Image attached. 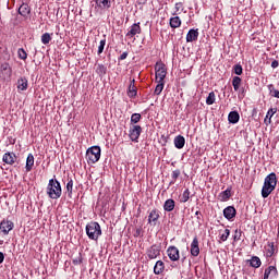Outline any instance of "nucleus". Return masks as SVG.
I'll return each instance as SVG.
<instances>
[{"label":"nucleus","mask_w":279,"mask_h":279,"mask_svg":"<svg viewBox=\"0 0 279 279\" xmlns=\"http://www.w3.org/2000/svg\"><path fill=\"white\" fill-rule=\"evenodd\" d=\"M99 158H101V148L99 146H92L90 148L87 149V162H92V165H95V162H99Z\"/></svg>","instance_id":"20e7f679"},{"label":"nucleus","mask_w":279,"mask_h":279,"mask_svg":"<svg viewBox=\"0 0 279 279\" xmlns=\"http://www.w3.org/2000/svg\"><path fill=\"white\" fill-rule=\"evenodd\" d=\"M180 174H181V172L179 169L172 171V175H171L172 180L170 181V185L175 184V180H178V178H180Z\"/></svg>","instance_id":"f704fd0d"},{"label":"nucleus","mask_w":279,"mask_h":279,"mask_svg":"<svg viewBox=\"0 0 279 279\" xmlns=\"http://www.w3.org/2000/svg\"><path fill=\"white\" fill-rule=\"evenodd\" d=\"M270 95L271 97H276V99H279V90L275 89Z\"/></svg>","instance_id":"49530a36"},{"label":"nucleus","mask_w":279,"mask_h":279,"mask_svg":"<svg viewBox=\"0 0 279 279\" xmlns=\"http://www.w3.org/2000/svg\"><path fill=\"white\" fill-rule=\"evenodd\" d=\"M231 191L230 190H226V191H223V192H221L220 193V197H221V199H222V202H227V199L229 198V197H231Z\"/></svg>","instance_id":"c9c22d12"},{"label":"nucleus","mask_w":279,"mask_h":279,"mask_svg":"<svg viewBox=\"0 0 279 279\" xmlns=\"http://www.w3.org/2000/svg\"><path fill=\"white\" fill-rule=\"evenodd\" d=\"M136 34H141V23L133 24L126 33V36H129L130 38H134Z\"/></svg>","instance_id":"ddd939ff"},{"label":"nucleus","mask_w":279,"mask_h":279,"mask_svg":"<svg viewBox=\"0 0 279 279\" xmlns=\"http://www.w3.org/2000/svg\"><path fill=\"white\" fill-rule=\"evenodd\" d=\"M180 25H182V20H180L179 16H174L170 19V27H172L173 29H178Z\"/></svg>","instance_id":"a878e982"},{"label":"nucleus","mask_w":279,"mask_h":279,"mask_svg":"<svg viewBox=\"0 0 279 279\" xmlns=\"http://www.w3.org/2000/svg\"><path fill=\"white\" fill-rule=\"evenodd\" d=\"M234 241H241V231L235 230L234 235H233Z\"/></svg>","instance_id":"37998d69"},{"label":"nucleus","mask_w":279,"mask_h":279,"mask_svg":"<svg viewBox=\"0 0 279 279\" xmlns=\"http://www.w3.org/2000/svg\"><path fill=\"white\" fill-rule=\"evenodd\" d=\"M143 132V128L141 125H133L129 131V136L133 143H138V138L141 137V133Z\"/></svg>","instance_id":"423d86ee"},{"label":"nucleus","mask_w":279,"mask_h":279,"mask_svg":"<svg viewBox=\"0 0 279 279\" xmlns=\"http://www.w3.org/2000/svg\"><path fill=\"white\" fill-rule=\"evenodd\" d=\"M32 9L29 8V4L27 3H23L20 8H19V14H21V16H27L28 14H31Z\"/></svg>","instance_id":"aec40b11"},{"label":"nucleus","mask_w":279,"mask_h":279,"mask_svg":"<svg viewBox=\"0 0 279 279\" xmlns=\"http://www.w3.org/2000/svg\"><path fill=\"white\" fill-rule=\"evenodd\" d=\"M235 75H243V71H235Z\"/></svg>","instance_id":"864d4df0"},{"label":"nucleus","mask_w":279,"mask_h":279,"mask_svg":"<svg viewBox=\"0 0 279 279\" xmlns=\"http://www.w3.org/2000/svg\"><path fill=\"white\" fill-rule=\"evenodd\" d=\"M279 62L277 60L271 62V68L272 69H278Z\"/></svg>","instance_id":"09e8293b"},{"label":"nucleus","mask_w":279,"mask_h":279,"mask_svg":"<svg viewBox=\"0 0 279 279\" xmlns=\"http://www.w3.org/2000/svg\"><path fill=\"white\" fill-rule=\"evenodd\" d=\"M190 252L194 257L199 256V240L197 239V236L193 239Z\"/></svg>","instance_id":"9b49d317"},{"label":"nucleus","mask_w":279,"mask_h":279,"mask_svg":"<svg viewBox=\"0 0 279 279\" xmlns=\"http://www.w3.org/2000/svg\"><path fill=\"white\" fill-rule=\"evenodd\" d=\"M168 257L170 260L175 262L180 260V250L175 246H169L167 250Z\"/></svg>","instance_id":"1a4fd4ad"},{"label":"nucleus","mask_w":279,"mask_h":279,"mask_svg":"<svg viewBox=\"0 0 279 279\" xmlns=\"http://www.w3.org/2000/svg\"><path fill=\"white\" fill-rule=\"evenodd\" d=\"M173 208H175V201L171 198L167 199L163 204V210H166V213H171Z\"/></svg>","instance_id":"412c9836"},{"label":"nucleus","mask_w":279,"mask_h":279,"mask_svg":"<svg viewBox=\"0 0 279 279\" xmlns=\"http://www.w3.org/2000/svg\"><path fill=\"white\" fill-rule=\"evenodd\" d=\"M199 37V32L197 29H190L186 35V43H195L197 38Z\"/></svg>","instance_id":"dca6fc26"},{"label":"nucleus","mask_w":279,"mask_h":279,"mask_svg":"<svg viewBox=\"0 0 279 279\" xmlns=\"http://www.w3.org/2000/svg\"><path fill=\"white\" fill-rule=\"evenodd\" d=\"M10 64L9 63H3L2 65H1V71H10Z\"/></svg>","instance_id":"c03bdc74"},{"label":"nucleus","mask_w":279,"mask_h":279,"mask_svg":"<svg viewBox=\"0 0 279 279\" xmlns=\"http://www.w3.org/2000/svg\"><path fill=\"white\" fill-rule=\"evenodd\" d=\"M232 86L234 88V90H239L240 86H241V77L239 76H234L232 80Z\"/></svg>","instance_id":"2f4dec72"},{"label":"nucleus","mask_w":279,"mask_h":279,"mask_svg":"<svg viewBox=\"0 0 279 279\" xmlns=\"http://www.w3.org/2000/svg\"><path fill=\"white\" fill-rule=\"evenodd\" d=\"M155 77L157 83H165V78L167 77V71H156Z\"/></svg>","instance_id":"b1692460"},{"label":"nucleus","mask_w":279,"mask_h":279,"mask_svg":"<svg viewBox=\"0 0 279 279\" xmlns=\"http://www.w3.org/2000/svg\"><path fill=\"white\" fill-rule=\"evenodd\" d=\"M189 199H191V191L186 189L182 194L181 202H183V204H186Z\"/></svg>","instance_id":"72a5a7b5"},{"label":"nucleus","mask_w":279,"mask_h":279,"mask_svg":"<svg viewBox=\"0 0 279 279\" xmlns=\"http://www.w3.org/2000/svg\"><path fill=\"white\" fill-rule=\"evenodd\" d=\"M128 58V52H123L120 57L119 60H125Z\"/></svg>","instance_id":"3c124183"},{"label":"nucleus","mask_w":279,"mask_h":279,"mask_svg":"<svg viewBox=\"0 0 279 279\" xmlns=\"http://www.w3.org/2000/svg\"><path fill=\"white\" fill-rule=\"evenodd\" d=\"M232 71H243V66H241V64H235L233 65Z\"/></svg>","instance_id":"a18cd8bd"},{"label":"nucleus","mask_w":279,"mask_h":279,"mask_svg":"<svg viewBox=\"0 0 279 279\" xmlns=\"http://www.w3.org/2000/svg\"><path fill=\"white\" fill-rule=\"evenodd\" d=\"M216 99L217 98L215 96V92L209 93V95L206 98L207 106H213V104H215Z\"/></svg>","instance_id":"7c9ffc66"},{"label":"nucleus","mask_w":279,"mask_h":279,"mask_svg":"<svg viewBox=\"0 0 279 279\" xmlns=\"http://www.w3.org/2000/svg\"><path fill=\"white\" fill-rule=\"evenodd\" d=\"M278 112V108H270L267 111L266 118H265V123H267V119H268V123H271V118L274 117V114H276Z\"/></svg>","instance_id":"c85d7f7f"},{"label":"nucleus","mask_w":279,"mask_h":279,"mask_svg":"<svg viewBox=\"0 0 279 279\" xmlns=\"http://www.w3.org/2000/svg\"><path fill=\"white\" fill-rule=\"evenodd\" d=\"M275 253L276 248L274 247V242H269L265 247L266 258H271V256H274Z\"/></svg>","instance_id":"4be33fe9"},{"label":"nucleus","mask_w":279,"mask_h":279,"mask_svg":"<svg viewBox=\"0 0 279 279\" xmlns=\"http://www.w3.org/2000/svg\"><path fill=\"white\" fill-rule=\"evenodd\" d=\"M17 56L21 60H27V52L23 48L17 50Z\"/></svg>","instance_id":"4c0bfd02"},{"label":"nucleus","mask_w":279,"mask_h":279,"mask_svg":"<svg viewBox=\"0 0 279 279\" xmlns=\"http://www.w3.org/2000/svg\"><path fill=\"white\" fill-rule=\"evenodd\" d=\"M134 80L131 81V84L129 85V89H128V95L131 98L136 97L137 92H136V85H134Z\"/></svg>","instance_id":"393cba45"},{"label":"nucleus","mask_w":279,"mask_h":279,"mask_svg":"<svg viewBox=\"0 0 279 279\" xmlns=\"http://www.w3.org/2000/svg\"><path fill=\"white\" fill-rule=\"evenodd\" d=\"M155 71H165V65L160 62H157L155 65Z\"/></svg>","instance_id":"79ce46f5"},{"label":"nucleus","mask_w":279,"mask_h":279,"mask_svg":"<svg viewBox=\"0 0 279 279\" xmlns=\"http://www.w3.org/2000/svg\"><path fill=\"white\" fill-rule=\"evenodd\" d=\"M3 260H5V255L3 254V252H0V265L1 263H3Z\"/></svg>","instance_id":"603ef678"},{"label":"nucleus","mask_w":279,"mask_h":279,"mask_svg":"<svg viewBox=\"0 0 279 279\" xmlns=\"http://www.w3.org/2000/svg\"><path fill=\"white\" fill-rule=\"evenodd\" d=\"M25 169H26L27 173H29V171H32V169H34V155L33 154H28V156L26 158Z\"/></svg>","instance_id":"5701e85b"},{"label":"nucleus","mask_w":279,"mask_h":279,"mask_svg":"<svg viewBox=\"0 0 279 279\" xmlns=\"http://www.w3.org/2000/svg\"><path fill=\"white\" fill-rule=\"evenodd\" d=\"M110 8H112V0H96V10L99 14H104Z\"/></svg>","instance_id":"39448f33"},{"label":"nucleus","mask_w":279,"mask_h":279,"mask_svg":"<svg viewBox=\"0 0 279 279\" xmlns=\"http://www.w3.org/2000/svg\"><path fill=\"white\" fill-rule=\"evenodd\" d=\"M268 90L270 93V95H272L274 90H276V88L274 87L272 84L268 85Z\"/></svg>","instance_id":"8fccbe9b"},{"label":"nucleus","mask_w":279,"mask_h":279,"mask_svg":"<svg viewBox=\"0 0 279 279\" xmlns=\"http://www.w3.org/2000/svg\"><path fill=\"white\" fill-rule=\"evenodd\" d=\"M175 10H177V12H180V10H182V2L175 3Z\"/></svg>","instance_id":"de8ad7c7"},{"label":"nucleus","mask_w":279,"mask_h":279,"mask_svg":"<svg viewBox=\"0 0 279 279\" xmlns=\"http://www.w3.org/2000/svg\"><path fill=\"white\" fill-rule=\"evenodd\" d=\"M46 192L50 199H60L62 197V185H60V181L50 179Z\"/></svg>","instance_id":"f03ea898"},{"label":"nucleus","mask_w":279,"mask_h":279,"mask_svg":"<svg viewBox=\"0 0 279 279\" xmlns=\"http://www.w3.org/2000/svg\"><path fill=\"white\" fill-rule=\"evenodd\" d=\"M278 276V269L276 266H269L268 268L265 269L264 272V279H274L277 278Z\"/></svg>","instance_id":"9d476101"},{"label":"nucleus","mask_w":279,"mask_h":279,"mask_svg":"<svg viewBox=\"0 0 279 279\" xmlns=\"http://www.w3.org/2000/svg\"><path fill=\"white\" fill-rule=\"evenodd\" d=\"M43 45H49L51 43V35L49 33H45L41 35Z\"/></svg>","instance_id":"473e14b6"},{"label":"nucleus","mask_w":279,"mask_h":279,"mask_svg":"<svg viewBox=\"0 0 279 279\" xmlns=\"http://www.w3.org/2000/svg\"><path fill=\"white\" fill-rule=\"evenodd\" d=\"M141 113H133L131 116V123L136 124L138 121H141Z\"/></svg>","instance_id":"ea45409f"},{"label":"nucleus","mask_w":279,"mask_h":279,"mask_svg":"<svg viewBox=\"0 0 279 279\" xmlns=\"http://www.w3.org/2000/svg\"><path fill=\"white\" fill-rule=\"evenodd\" d=\"M278 184V178L276 177V172L268 174L264 180V185L262 187V197L267 199L274 191H276V186Z\"/></svg>","instance_id":"f257e3e1"},{"label":"nucleus","mask_w":279,"mask_h":279,"mask_svg":"<svg viewBox=\"0 0 279 279\" xmlns=\"http://www.w3.org/2000/svg\"><path fill=\"white\" fill-rule=\"evenodd\" d=\"M165 271V262L163 260H157L154 266V274L156 276H160Z\"/></svg>","instance_id":"a211bd4d"},{"label":"nucleus","mask_w":279,"mask_h":279,"mask_svg":"<svg viewBox=\"0 0 279 279\" xmlns=\"http://www.w3.org/2000/svg\"><path fill=\"white\" fill-rule=\"evenodd\" d=\"M223 217L225 219H234L236 217V209L232 206H228L227 208L223 209Z\"/></svg>","instance_id":"f8f14e48"},{"label":"nucleus","mask_w":279,"mask_h":279,"mask_svg":"<svg viewBox=\"0 0 279 279\" xmlns=\"http://www.w3.org/2000/svg\"><path fill=\"white\" fill-rule=\"evenodd\" d=\"M5 165H14L16 162V155L14 153H5L2 157Z\"/></svg>","instance_id":"4468645a"},{"label":"nucleus","mask_w":279,"mask_h":279,"mask_svg":"<svg viewBox=\"0 0 279 279\" xmlns=\"http://www.w3.org/2000/svg\"><path fill=\"white\" fill-rule=\"evenodd\" d=\"M66 193L68 197H73V179H68Z\"/></svg>","instance_id":"c756f323"},{"label":"nucleus","mask_w":279,"mask_h":279,"mask_svg":"<svg viewBox=\"0 0 279 279\" xmlns=\"http://www.w3.org/2000/svg\"><path fill=\"white\" fill-rule=\"evenodd\" d=\"M228 236H230V229H226L225 232L220 235V241H228Z\"/></svg>","instance_id":"a19ab883"},{"label":"nucleus","mask_w":279,"mask_h":279,"mask_svg":"<svg viewBox=\"0 0 279 279\" xmlns=\"http://www.w3.org/2000/svg\"><path fill=\"white\" fill-rule=\"evenodd\" d=\"M0 230L3 234H10L11 230H14V222L10 220H2L0 223Z\"/></svg>","instance_id":"6e6552de"},{"label":"nucleus","mask_w":279,"mask_h":279,"mask_svg":"<svg viewBox=\"0 0 279 279\" xmlns=\"http://www.w3.org/2000/svg\"><path fill=\"white\" fill-rule=\"evenodd\" d=\"M241 119L239 111H231L228 116L229 123L236 124V122Z\"/></svg>","instance_id":"6ab92c4d"},{"label":"nucleus","mask_w":279,"mask_h":279,"mask_svg":"<svg viewBox=\"0 0 279 279\" xmlns=\"http://www.w3.org/2000/svg\"><path fill=\"white\" fill-rule=\"evenodd\" d=\"M195 215H196V217H198V215H202V213L201 211H196Z\"/></svg>","instance_id":"5fc2aeb1"},{"label":"nucleus","mask_w":279,"mask_h":279,"mask_svg":"<svg viewBox=\"0 0 279 279\" xmlns=\"http://www.w3.org/2000/svg\"><path fill=\"white\" fill-rule=\"evenodd\" d=\"M165 89V83H157V86L155 87V94L160 95L162 90Z\"/></svg>","instance_id":"58836bf2"},{"label":"nucleus","mask_w":279,"mask_h":279,"mask_svg":"<svg viewBox=\"0 0 279 279\" xmlns=\"http://www.w3.org/2000/svg\"><path fill=\"white\" fill-rule=\"evenodd\" d=\"M106 48V38L101 39L98 46V56L104 53V49Z\"/></svg>","instance_id":"e433bc0d"},{"label":"nucleus","mask_w":279,"mask_h":279,"mask_svg":"<svg viewBox=\"0 0 279 279\" xmlns=\"http://www.w3.org/2000/svg\"><path fill=\"white\" fill-rule=\"evenodd\" d=\"M184 145H186V140L182 135H178L174 137V147L177 149H183Z\"/></svg>","instance_id":"f3484780"},{"label":"nucleus","mask_w":279,"mask_h":279,"mask_svg":"<svg viewBox=\"0 0 279 279\" xmlns=\"http://www.w3.org/2000/svg\"><path fill=\"white\" fill-rule=\"evenodd\" d=\"M197 219H198V221H199V219H201L199 216H197Z\"/></svg>","instance_id":"6e6d98bb"},{"label":"nucleus","mask_w":279,"mask_h":279,"mask_svg":"<svg viewBox=\"0 0 279 279\" xmlns=\"http://www.w3.org/2000/svg\"><path fill=\"white\" fill-rule=\"evenodd\" d=\"M160 244H153L146 250V256L149 258V260H154L157 256H160Z\"/></svg>","instance_id":"0eeeda50"},{"label":"nucleus","mask_w":279,"mask_h":279,"mask_svg":"<svg viewBox=\"0 0 279 279\" xmlns=\"http://www.w3.org/2000/svg\"><path fill=\"white\" fill-rule=\"evenodd\" d=\"M251 267H254V269H258L260 265H263V262H260V257L258 256H253L250 260Z\"/></svg>","instance_id":"cd10ccee"},{"label":"nucleus","mask_w":279,"mask_h":279,"mask_svg":"<svg viewBox=\"0 0 279 279\" xmlns=\"http://www.w3.org/2000/svg\"><path fill=\"white\" fill-rule=\"evenodd\" d=\"M85 231L90 241H97L101 236V226L99 222L92 221L87 223Z\"/></svg>","instance_id":"7ed1b4c3"},{"label":"nucleus","mask_w":279,"mask_h":279,"mask_svg":"<svg viewBox=\"0 0 279 279\" xmlns=\"http://www.w3.org/2000/svg\"><path fill=\"white\" fill-rule=\"evenodd\" d=\"M17 90H27V78L21 77L17 80Z\"/></svg>","instance_id":"bb28decb"},{"label":"nucleus","mask_w":279,"mask_h":279,"mask_svg":"<svg viewBox=\"0 0 279 279\" xmlns=\"http://www.w3.org/2000/svg\"><path fill=\"white\" fill-rule=\"evenodd\" d=\"M158 219H160V211L158 209H153L148 215V223H154V226H156Z\"/></svg>","instance_id":"2eb2a0df"}]
</instances>
